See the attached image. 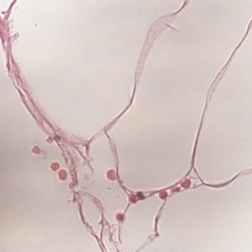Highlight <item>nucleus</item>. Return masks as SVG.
Instances as JSON below:
<instances>
[{
	"label": "nucleus",
	"mask_w": 252,
	"mask_h": 252,
	"mask_svg": "<svg viewBox=\"0 0 252 252\" xmlns=\"http://www.w3.org/2000/svg\"><path fill=\"white\" fill-rule=\"evenodd\" d=\"M137 195L140 199H144V197L143 196L142 193L141 192H138L137 193Z\"/></svg>",
	"instance_id": "f257e3e1"
}]
</instances>
